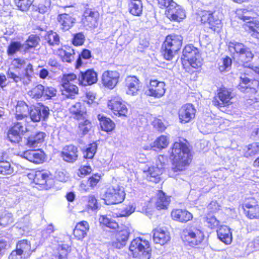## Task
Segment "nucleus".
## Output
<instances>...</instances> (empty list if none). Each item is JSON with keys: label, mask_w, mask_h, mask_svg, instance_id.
<instances>
[{"label": "nucleus", "mask_w": 259, "mask_h": 259, "mask_svg": "<svg viewBox=\"0 0 259 259\" xmlns=\"http://www.w3.org/2000/svg\"><path fill=\"white\" fill-rule=\"evenodd\" d=\"M44 86L38 84L28 92V95L32 98L39 99L43 96Z\"/></svg>", "instance_id": "a18cd8bd"}, {"label": "nucleus", "mask_w": 259, "mask_h": 259, "mask_svg": "<svg viewBox=\"0 0 259 259\" xmlns=\"http://www.w3.org/2000/svg\"><path fill=\"white\" fill-rule=\"evenodd\" d=\"M29 109L26 103L22 101L17 102L16 106V118L21 120L26 117L29 114Z\"/></svg>", "instance_id": "473e14b6"}, {"label": "nucleus", "mask_w": 259, "mask_h": 259, "mask_svg": "<svg viewBox=\"0 0 259 259\" xmlns=\"http://www.w3.org/2000/svg\"><path fill=\"white\" fill-rule=\"evenodd\" d=\"M99 15L97 11H94L91 9L86 10L84 13V18L82 19L83 24L90 28L97 27Z\"/></svg>", "instance_id": "5701e85b"}, {"label": "nucleus", "mask_w": 259, "mask_h": 259, "mask_svg": "<svg viewBox=\"0 0 259 259\" xmlns=\"http://www.w3.org/2000/svg\"><path fill=\"white\" fill-rule=\"evenodd\" d=\"M182 59L188 61L194 68H198L202 65V59L197 48L192 45L185 46L183 51Z\"/></svg>", "instance_id": "0eeeda50"}, {"label": "nucleus", "mask_w": 259, "mask_h": 259, "mask_svg": "<svg viewBox=\"0 0 259 259\" xmlns=\"http://www.w3.org/2000/svg\"><path fill=\"white\" fill-rule=\"evenodd\" d=\"M78 131L79 135L84 136L86 135L92 128V125L91 121L88 119V116L84 119L78 120Z\"/></svg>", "instance_id": "58836bf2"}, {"label": "nucleus", "mask_w": 259, "mask_h": 259, "mask_svg": "<svg viewBox=\"0 0 259 259\" xmlns=\"http://www.w3.org/2000/svg\"><path fill=\"white\" fill-rule=\"evenodd\" d=\"M228 49L235 60L244 67L251 68L247 63L252 60L254 55L249 48L242 43L233 41L229 43Z\"/></svg>", "instance_id": "f03ea898"}, {"label": "nucleus", "mask_w": 259, "mask_h": 259, "mask_svg": "<svg viewBox=\"0 0 259 259\" xmlns=\"http://www.w3.org/2000/svg\"><path fill=\"white\" fill-rule=\"evenodd\" d=\"M57 20L60 24L61 29L65 31L69 30L74 25L76 19L72 13H66L59 14Z\"/></svg>", "instance_id": "412c9836"}, {"label": "nucleus", "mask_w": 259, "mask_h": 259, "mask_svg": "<svg viewBox=\"0 0 259 259\" xmlns=\"http://www.w3.org/2000/svg\"><path fill=\"white\" fill-rule=\"evenodd\" d=\"M249 27L252 31V35L259 39V23L249 22Z\"/></svg>", "instance_id": "680f3d73"}, {"label": "nucleus", "mask_w": 259, "mask_h": 259, "mask_svg": "<svg viewBox=\"0 0 259 259\" xmlns=\"http://www.w3.org/2000/svg\"><path fill=\"white\" fill-rule=\"evenodd\" d=\"M76 79V75L74 73H69L64 74L62 78V84L65 83H70V81Z\"/></svg>", "instance_id": "e2e57ef3"}, {"label": "nucleus", "mask_w": 259, "mask_h": 259, "mask_svg": "<svg viewBox=\"0 0 259 259\" xmlns=\"http://www.w3.org/2000/svg\"><path fill=\"white\" fill-rule=\"evenodd\" d=\"M46 134L43 132H38L31 135L27 140L26 145L29 147H35L44 142Z\"/></svg>", "instance_id": "f704fd0d"}, {"label": "nucleus", "mask_w": 259, "mask_h": 259, "mask_svg": "<svg viewBox=\"0 0 259 259\" xmlns=\"http://www.w3.org/2000/svg\"><path fill=\"white\" fill-rule=\"evenodd\" d=\"M201 21L207 24L209 28L218 31L222 27V15L218 12L203 11L200 14Z\"/></svg>", "instance_id": "6e6552de"}, {"label": "nucleus", "mask_w": 259, "mask_h": 259, "mask_svg": "<svg viewBox=\"0 0 259 259\" xmlns=\"http://www.w3.org/2000/svg\"><path fill=\"white\" fill-rule=\"evenodd\" d=\"M10 129L15 130V131L21 136L26 131V127L23 125L21 122L15 123Z\"/></svg>", "instance_id": "4d7b16f0"}, {"label": "nucleus", "mask_w": 259, "mask_h": 259, "mask_svg": "<svg viewBox=\"0 0 259 259\" xmlns=\"http://www.w3.org/2000/svg\"><path fill=\"white\" fill-rule=\"evenodd\" d=\"M21 45L19 42H12L8 46L7 53L9 55H12L20 50Z\"/></svg>", "instance_id": "6e6d98bb"}, {"label": "nucleus", "mask_w": 259, "mask_h": 259, "mask_svg": "<svg viewBox=\"0 0 259 259\" xmlns=\"http://www.w3.org/2000/svg\"><path fill=\"white\" fill-rule=\"evenodd\" d=\"M57 91L53 87L44 86L43 96L47 97V99H50L52 97L55 96Z\"/></svg>", "instance_id": "13d9d810"}, {"label": "nucleus", "mask_w": 259, "mask_h": 259, "mask_svg": "<svg viewBox=\"0 0 259 259\" xmlns=\"http://www.w3.org/2000/svg\"><path fill=\"white\" fill-rule=\"evenodd\" d=\"M70 113L73 118L77 120L84 119L87 116V111L84 104L76 102L72 105L69 108Z\"/></svg>", "instance_id": "a878e982"}, {"label": "nucleus", "mask_w": 259, "mask_h": 259, "mask_svg": "<svg viewBox=\"0 0 259 259\" xmlns=\"http://www.w3.org/2000/svg\"><path fill=\"white\" fill-rule=\"evenodd\" d=\"M259 151V143H254L248 146V150L245 153V156L248 157L257 153Z\"/></svg>", "instance_id": "603ef678"}, {"label": "nucleus", "mask_w": 259, "mask_h": 259, "mask_svg": "<svg viewBox=\"0 0 259 259\" xmlns=\"http://www.w3.org/2000/svg\"><path fill=\"white\" fill-rule=\"evenodd\" d=\"M7 137L9 140L14 143H18L21 140V136L16 133L15 130L10 129L8 131Z\"/></svg>", "instance_id": "864d4df0"}, {"label": "nucleus", "mask_w": 259, "mask_h": 259, "mask_svg": "<svg viewBox=\"0 0 259 259\" xmlns=\"http://www.w3.org/2000/svg\"><path fill=\"white\" fill-rule=\"evenodd\" d=\"M171 216L174 220L183 223L190 221L193 218L191 213L186 209H181L172 210L171 212Z\"/></svg>", "instance_id": "bb28decb"}, {"label": "nucleus", "mask_w": 259, "mask_h": 259, "mask_svg": "<svg viewBox=\"0 0 259 259\" xmlns=\"http://www.w3.org/2000/svg\"><path fill=\"white\" fill-rule=\"evenodd\" d=\"M62 94L67 98H74V96L78 94V88L71 83L62 84Z\"/></svg>", "instance_id": "ea45409f"}, {"label": "nucleus", "mask_w": 259, "mask_h": 259, "mask_svg": "<svg viewBox=\"0 0 259 259\" xmlns=\"http://www.w3.org/2000/svg\"><path fill=\"white\" fill-rule=\"evenodd\" d=\"M232 64V60L230 58L227 57H226L223 62L222 65L219 66V70L221 71H224L228 70Z\"/></svg>", "instance_id": "052dcab7"}, {"label": "nucleus", "mask_w": 259, "mask_h": 259, "mask_svg": "<svg viewBox=\"0 0 259 259\" xmlns=\"http://www.w3.org/2000/svg\"><path fill=\"white\" fill-rule=\"evenodd\" d=\"M130 250L134 257L140 259H150L151 249L148 240L141 237L137 238L131 243Z\"/></svg>", "instance_id": "7ed1b4c3"}, {"label": "nucleus", "mask_w": 259, "mask_h": 259, "mask_svg": "<svg viewBox=\"0 0 259 259\" xmlns=\"http://www.w3.org/2000/svg\"><path fill=\"white\" fill-rule=\"evenodd\" d=\"M84 40V36L81 32L76 33L74 35L72 40V43L74 45L78 46H81L83 44Z\"/></svg>", "instance_id": "bf43d9fd"}, {"label": "nucleus", "mask_w": 259, "mask_h": 259, "mask_svg": "<svg viewBox=\"0 0 259 259\" xmlns=\"http://www.w3.org/2000/svg\"><path fill=\"white\" fill-rule=\"evenodd\" d=\"M153 241L155 243L164 245L170 239L169 233L161 228L153 230Z\"/></svg>", "instance_id": "cd10ccee"}, {"label": "nucleus", "mask_w": 259, "mask_h": 259, "mask_svg": "<svg viewBox=\"0 0 259 259\" xmlns=\"http://www.w3.org/2000/svg\"><path fill=\"white\" fill-rule=\"evenodd\" d=\"M153 126L155 128L160 132H163L165 129L166 127L161 120L159 119H155L153 121Z\"/></svg>", "instance_id": "338daca9"}, {"label": "nucleus", "mask_w": 259, "mask_h": 259, "mask_svg": "<svg viewBox=\"0 0 259 259\" xmlns=\"http://www.w3.org/2000/svg\"><path fill=\"white\" fill-rule=\"evenodd\" d=\"M196 109L191 104L183 105L179 111V117L181 122L183 123L190 121L195 117Z\"/></svg>", "instance_id": "dca6fc26"}, {"label": "nucleus", "mask_w": 259, "mask_h": 259, "mask_svg": "<svg viewBox=\"0 0 259 259\" xmlns=\"http://www.w3.org/2000/svg\"><path fill=\"white\" fill-rule=\"evenodd\" d=\"M165 83L162 81H158L157 80H152L150 82L149 89L146 91V94L148 96L155 98L162 97L165 92Z\"/></svg>", "instance_id": "4468645a"}, {"label": "nucleus", "mask_w": 259, "mask_h": 259, "mask_svg": "<svg viewBox=\"0 0 259 259\" xmlns=\"http://www.w3.org/2000/svg\"><path fill=\"white\" fill-rule=\"evenodd\" d=\"M28 114L33 122H38L41 119L46 120L49 116L50 109L48 106L42 105L39 107L31 109Z\"/></svg>", "instance_id": "2eb2a0df"}, {"label": "nucleus", "mask_w": 259, "mask_h": 259, "mask_svg": "<svg viewBox=\"0 0 259 259\" xmlns=\"http://www.w3.org/2000/svg\"><path fill=\"white\" fill-rule=\"evenodd\" d=\"M104 196L106 204H116L124 200L125 193L122 187L118 185H112L107 188Z\"/></svg>", "instance_id": "423d86ee"}, {"label": "nucleus", "mask_w": 259, "mask_h": 259, "mask_svg": "<svg viewBox=\"0 0 259 259\" xmlns=\"http://www.w3.org/2000/svg\"><path fill=\"white\" fill-rule=\"evenodd\" d=\"M171 156L173 157L175 171L185 169L191 161V155L188 146L181 142H175L171 148Z\"/></svg>", "instance_id": "f257e3e1"}, {"label": "nucleus", "mask_w": 259, "mask_h": 259, "mask_svg": "<svg viewBox=\"0 0 259 259\" xmlns=\"http://www.w3.org/2000/svg\"><path fill=\"white\" fill-rule=\"evenodd\" d=\"M77 148L74 145L66 146L63 149L61 155L63 159L68 162H73L78 157Z\"/></svg>", "instance_id": "b1692460"}, {"label": "nucleus", "mask_w": 259, "mask_h": 259, "mask_svg": "<svg viewBox=\"0 0 259 259\" xmlns=\"http://www.w3.org/2000/svg\"><path fill=\"white\" fill-rule=\"evenodd\" d=\"M232 98V93L228 89L223 88L218 90L217 96L213 98L212 104L221 108L229 106L232 103L231 100Z\"/></svg>", "instance_id": "9b49d317"}, {"label": "nucleus", "mask_w": 259, "mask_h": 259, "mask_svg": "<svg viewBox=\"0 0 259 259\" xmlns=\"http://www.w3.org/2000/svg\"><path fill=\"white\" fill-rule=\"evenodd\" d=\"M130 235V232L127 229H124L116 232L115 239L112 242V246L114 248H121L127 242Z\"/></svg>", "instance_id": "4be33fe9"}, {"label": "nucleus", "mask_w": 259, "mask_h": 259, "mask_svg": "<svg viewBox=\"0 0 259 259\" xmlns=\"http://www.w3.org/2000/svg\"><path fill=\"white\" fill-rule=\"evenodd\" d=\"M119 74L116 71H106L102 74V81L103 85L110 89H113L117 84Z\"/></svg>", "instance_id": "f3484780"}, {"label": "nucleus", "mask_w": 259, "mask_h": 259, "mask_svg": "<svg viewBox=\"0 0 259 259\" xmlns=\"http://www.w3.org/2000/svg\"><path fill=\"white\" fill-rule=\"evenodd\" d=\"M219 239L226 244H229L232 242V233L230 228L227 226H221L217 231Z\"/></svg>", "instance_id": "2f4dec72"}, {"label": "nucleus", "mask_w": 259, "mask_h": 259, "mask_svg": "<svg viewBox=\"0 0 259 259\" xmlns=\"http://www.w3.org/2000/svg\"><path fill=\"white\" fill-rule=\"evenodd\" d=\"M168 139L166 136H161L157 138L154 142L151 143V147H155L158 149L166 148L168 144Z\"/></svg>", "instance_id": "79ce46f5"}, {"label": "nucleus", "mask_w": 259, "mask_h": 259, "mask_svg": "<svg viewBox=\"0 0 259 259\" xmlns=\"http://www.w3.org/2000/svg\"><path fill=\"white\" fill-rule=\"evenodd\" d=\"M204 235L201 227L191 226L183 230L182 239L190 246L200 244L204 239Z\"/></svg>", "instance_id": "39448f33"}, {"label": "nucleus", "mask_w": 259, "mask_h": 259, "mask_svg": "<svg viewBox=\"0 0 259 259\" xmlns=\"http://www.w3.org/2000/svg\"><path fill=\"white\" fill-rule=\"evenodd\" d=\"M14 168L10 163L7 161H0V174L3 175H11Z\"/></svg>", "instance_id": "c03bdc74"}, {"label": "nucleus", "mask_w": 259, "mask_h": 259, "mask_svg": "<svg viewBox=\"0 0 259 259\" xmlns=\"http://www.w3.org/2000/svg\"><path fill=\"white\" fill-rule=\"evenodd\" d=\"M170 201V197L165 195L162 191L157 193V199L156 206L158 209H166Z\"/></svg>", "instance_id": "c9c22d12"}, {"label": "nucleus", "mask_w": 259, "mask_h": 259, "mask_svg": "<svg viewBox=\"0 0 259 259\" xmlns=\"http://www.w3.org/2000/svg\"><path fill=\"white\" fill-rule=\"evenodd\" d=\"M183 38L179 35H168L162 45V53L164 58L167 60L172 59L182 46Z\"/></svg>", "instance_id": "20e7f679"}, {"label": "nucleus", "mask_w": 259, "mask_h": 259, "mask_svg": "<svg viewBox=\"0 0 259 259\" xmlns=\"http://www.w3.org/2000/svg\"><path fill=\"white\" fill-rule=\"evenodd\" d=\"M98 118L100 121V124L103 131L109 132L114 128L115 124L109 118L99 114Z\"/></svg>", "instance_id": "e433bc0d"}, {"label": "nucleus", "mask_w": 259, "mask_h": 259, "mask_svg": "<svg viewBox=\"0 0 259 259\" xmlns=\"http://www.w3.org/2000/svg\"><path fill=\"white\" fill-rule=\"evenodd\" d=\"M108 107L114 114L119 116H125L127 113V108L121 98L116 97L112 98L108 102Z\"/></svg>", "instance_id": "f8f14e48"}, {"label": "nucleus", "mask_w": 259, "mask_h": 259, "mask_svg": "<svg viewBox=\"0 0 259 259\" xmlns=\"http://www.w3.org/2000/svg\"><path fill=\"white\" fill-rule=\"evenodd\" d=\"M45 39L51 46L58 45L60 42L58 34L53 31L47 32L45 36Z\"/></svg>", "instance_id": "37998d69"}, {"label": "nucleus", "mask_w": 259, "mask_h": 259, "mask_svg": "<svg viewBox=\"0 0 259 259\" xmlns=\"http://www.w3.org/2000/svg\"><path fill=\"white\" fill-rule=\"evenodd\" d=\"M33 181L36 184L44 186L46 189L50 188L53 183V180L50 178L49 174L42 171L36 172Z\"/></svg>", "instance_id": "393cba45"}, {"label": "nucleus", "mask_w": 259, "mask_h": 259, "mask_svg": "<svg viewBox=\"0 0 259 259\" xmlns=\"http://www.w3.org/2000/svg\"><path fill=\"white\" fill-rule=\"evenodd\" d=\"M135 207L133 205H128L124 208L120 213L122 217H128L135 211Z\"/></svg>", "instance_id": "69168bd1"}, {"label": "nucleus", "mask_w": 259, "mask_h": 259, "mask_svg": "<svg viewBox=\"0 0 259 259\" xmlns=\"http://www.w3.org/2000/svg\"><path fill=\"white\" fill-rule=\"evenodd\" d=\"M99 222L101 224L111 229H115L118 227V224L114 221L110 219L105 215H102L99 218Z\"/></svg>", "instance_id": "09e8293b"}, {"label": "nucleus", "mask_w": 259, "mask_h": 259, "mask_svg": "<svg viewBox=\"0 0 259 259\" xmlns=\"http://www.w3.org/2000/svg\"><path fill=\"white\" fill-rule=\"evenodd\" d=\"M126 93L128 95L135 96L138 94L142 84L139 79L135 76H128L125 80Z\"/></svg>", "instance_id": "6ab92c4d"}, {"label": "nucleus", "mask_w": 259, "mask_h": 259, "mask_svg": "<svg viewBox=\"0 0 259 259\" xmlns=\"http://www.w3.org/2000/svg\"><path fill=\"white\" fill-rule=\"evenodd\" d=\"M243 207L245 214L249 219H259V205L254 198H248Z\"/></svg>", "instance_id": "ddd939ff"}, {"label": "nucleus", "mask_w": 259, "mask_h": 259, "mask_svg": "<svg viewBox=\"0 0 259 259\" xmlns=\"http://www.w3.org/2000/svg\"><path fill=\"white\" fill-rule=\"evenodd\" d=\"M99 208L97 200L94 195H90L88 196V204L87 205V209L89 212L90 210L92 211H96Z\"/></svg>", "instance_id": "49530a36"}, {"label": "nucleus", "mask_w": 259, "mask_h": 259, "mask_svg": "<svg viewBox=\"0 0 259 259\" xmlns=\"http://www.w3.org/2000/svg\"><path fill=\"white\" fill-rule=\"evenodd\" d=\"M205 222L211 229L215 228L220 225V221L215 217L211 215H208L206 218Z\"/></svg>", "instance_id": "5fc2aeb1"}, {"label": "nucleus", "mask_w": 259, "mask_h": 259, "mask_svg": "<svg viewBox=\"0 0 259 259\" xmlns=\"http://www.w3.org/2000/svg\"><path fill=\"white\" fill-rule=\"evenodd\" d=\"M97 74L93 69L81 71L78 77L79 83L83 86L92 85L97 81Z\"/></svg>", "instance_id": "a211bd4d"}, {"label": "nucleus", "mask_w": 259, "mask_h": 259, "mask_svg": "<svg viewBox=\"0 0 259 259\" xmlns=\"http://www.w3.org/2000/svg\"><path fill=\"white\" fill-rule=\"evenodd\" d=\"M39 40L38 36L35 35H30L25 42L26 48L29 49L35 47L38 45Z\"/></svg>", "instance_id": "3c124183"}, {"label": "nucleus", "mask_w": 259, "mask_h": 259, "mask_svg": "<svg viewBox=\"0 0 259 259\" xmlns=\"http://www.w3.org/2000/svg\"><path fill=\"white\" fill-rule=\"evenodd\" d=\"M163 6L166 7V14L170 20L180 21L186 17L184 10L172 0H165Z\"/></svg>", "instance_id": "1a4fd4ad"}, {"label": "nucleus", "mask_w": 259, "mask_h": 259, "mask_svg": "<svg viewBox=\"0 0 259 259\" xmlns=\"http://www.w3.org/2000/svg\"><path fill=\"white\" fill-rule=\"evenodd\" d=\"M15 4L19 10L27 11L32 4L30 0H15Z\"/></svg>", "instance_id": "8fccbe9b"}, {"label": "nucleus", "mask_w": 259, "mask_h": 259, "mask_svg": "<svg viewBox=\"0 0 259 259\" xmlns=\"http://www.w3.org/2000/svg\"><path fill=\"white\" fill-rule=\"evenodd\" d=\"M25 61L21 59H14L12 62V65L15 69H20L25 66Z\"/></svg>", "instance_id": "0e129e2a"}, {"label": "nucleus", "mask_w": 259, "mask_h": 259, "mask_svg": "<svg viewBox=\"0 0 259 259\" xmlns=\"http://www.w3.org/2000/svg\"><path fill=\"white\" fill-rule=\"evenodd\" d=\"M58 54L61 57L63 62H71L74 60V51L71 48L67 50L59 49Z\"/></svg>", "instance_id": "a19ab883"}, {"label": "nucleus", "mask_w": 259, "mask_h": 259, "mask_svg": "<svg viewBox=\"0 0 259 259\" xmlns=\"http://www.w3.org/2000/svg\"><path fill=\"white\" fill-rule=\"evenodd\" d=\"M33 6L36 8V10L40 13H45L50 10L51 2V0H33Z\"/></svg>", "instance_id": "4c0bfd02"}, {"label": "nucleus", "mask_w": 259, "mask_h": 259, "mask_svg": "<svg viewBox=\"0 0 259 259\" xmlns=\"http://www.w3.org/2000/svg\"><path fill=\"white\" fill-rule=\"evenodd\" d=\"M89 229V225L87 222L82 221L78 223L73 231V234L78 240L82 239L87 235Z\"/></svg>", "instance_id": "7c9ffc66"}, {"label": "nucleus", "mask_w": 259, "mask_h": 259, "mask_svg": "<svg viewBox=\"0 0 259 259\" xmlns=\"http://www.w3.org/2000/svg\"><path fill=\"white\" fill-rule=\"evenodd\" d=\"M162 166H152L149 168L147 171H145L147 180L155 183L159 182L160 175L163 172Z\"/></svg>", "instance_id": "c85d7f7f"}, {"label": "nucleus", "mask_w": 259, "mask_h": 259, "mask_svg": "<svg viewBox=\"0 0 259 259\" xmlns=\"http://www.w3.org/2000/svg\"><path fill=\"white\" fill-rule=\"evenodd\" d=\"M33 72V66L29 63L25 68L24 72L22 75L17 74L12 68H10L7 71V75L8 78L13 79L15 82L21 81L24 84L27 85L31 81Z\"/></svg>", "instance_id": "9d476101"}, {"label": "nucleus", "mask_w": 259, "mask_h": 259, "mask_svg": "<svg viewBox=\"0 0 259 259\" xmlns=\"http://www.w3.org/2000/svg\"><path fill=\"white\" fill-rule=\"evenodd\" d=\"M31 244L27 240L19 241L16 245V249L21 255L24 254L26 257L30 256L33 250L31 249Z\"/></svg>", "instance_id": "72a5a7b5"}, {"label": "nucleus", "mask_w": 259, "mask_h": 259, "mask_svg": "<svg viewBox=\"0 0 259 259\" xmlns=\"http://www.w3.org/2000/svg\"><path fill=\"white\" fill-rule=\"evenodd\" d=\"M143 4L141 0H130L128 3V11L133 16H140L143 12Z\"/></svg>", "instance_id": "c756f323"}, {"label": "nucleus", "mask_w": 259, "mask_h": 259, "mask_svg": "<svg viewBox=\"0 0 259 259\" xmlns=\"http://www.w3.org/2000/svg\"><path fill=\"white\" fill-rule=\"evenodd\" d=\"M248 246L252 251L259 249V236L255 238L252 241L249 242Z\"/></svg>", "instance_id": "774afa93"}, {"label": "nucleus", "mask_w": 259, "mask_h": 259, "mask_svg": "<svg viewBox=\"0 0 259 259\" xmlns=\"http://www.w3.org/2000/svg\"><path fill=\"white\" fill-rule=\"evenodd\" d=\"M97 148V145L95 143L89 145L83 152V157L85 159H92L96 152Z\"/></svg>", "instance_id": "de8ad7c7"}, {"label": "nucleus", "mask_w": 259, "mask_h": 259, "mask_svg": "<svg viewBox=\"0 0 259 259\" xmlns=\"http://www.w3.org/2000/svg\"><path fill=\"white\" fill-rule=\"evenodd\" d=\"M22 156L35 164L42 163L45 159V154L41 150H29L24 152Z\"/></svg>", "instance_id": "aec40b11"}]
</instances>
